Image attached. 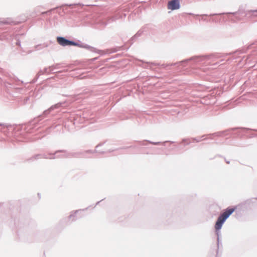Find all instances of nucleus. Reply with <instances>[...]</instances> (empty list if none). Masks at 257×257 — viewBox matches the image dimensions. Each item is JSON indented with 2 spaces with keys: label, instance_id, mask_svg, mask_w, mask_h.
<instances>
[{
  "label": "nucleus",
  "instance_id": "nucleus-1",
  "mask_svg": "<svg viewBox=\"0 0 257 257\" xmlns=\"http://www.w3.org/2000/svg\"><path fill=\"white\" fill-rule=\"evenodd\" d=\"M234 208H227L225 211L218 217L217 220L215 225L216 230H219L226 220V219L235 211Z\"/></svg>",
  "mask_w": 257,
  "mask_h": 257
},
{
  "label": "nucleus",
  "instance_id": "nucleus-2",
  "mask_svg": "<svg viewBox=\"0 0 257 257\" xmlns=\"http://www.w3.org/2000/svg\"><path fill=\"white\" fill-rule=\"evenodd\" d=\"M57 40L58 43L60 45L63 46H69V45L76 46L77 45V43H75L74 42L68 40L63 37H58L57 38Z\"/></svg>",
  "mask_w": 257,
  "mask_h": 257
},
{
  "label": "nucleus",
  "instance_id": "nucleus-3",
  "mask_svg": "<svg viewBox=\"0 0 257 257\" xmlns=\"http://www.w3.org/2000/svg\"><path fill=\"white\" fill-rule=\"evenodd\" d=\"M180 5L178 0H172L170 1L168 4L169 10H175L179 9Z\"/></svg>",
  "mask_w": 257,
  "mask_h": 257
}]
</instances>
